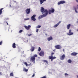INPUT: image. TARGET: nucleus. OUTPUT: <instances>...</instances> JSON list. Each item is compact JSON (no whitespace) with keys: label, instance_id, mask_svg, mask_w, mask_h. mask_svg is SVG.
<instances>
[{"label":"nucleus","instance_id":"1","mask_svg":"<svg viewBox=\"0 0 78 78\" xmlns=\"http://www.w3.org/2000/svg\"><path fill=\"white\" fill-rule=\"evenodd\" d=\"M41 11L42 14H44V12L46 13L39 16L38 18L39 19H42V18H43L44 17H46L48 15V10L47 9L45 10V9L43 7H41Z\"/></svg>","mask_w":78,"mask_h":78},{"label":"nucleus","instance_id":"2","mask_svg":"<svg viewBox=\"0 0 78 78\" xmlns=\"http://www.w3.org/2000/svg\"><path fill=\"white\" fill-rule=\"evenodd\" d=\"M54 55V53L52 52L51 54V56H50L49 57V59H51V61H53V60L54 59H56V57H53L52 56Z\"/></svg>","mask_w":78,"mask_h":78},{"label":"nucleus","instance_id":"3","mask_svg":"<svg viewBox=\"0 0 78 78\" xmlns=\"http://www.w3.org/2000/svg\"><path fill=\"white\" fill-rule=\"evenodd\" d=\"M37 56V55H34V56H32L30 58V61L33 62L34 61H35V60H36V58H36Z\"/></svg>","mask_w":78,"mask_h":78},{"label":"nucleus","instance_id":"4","mask_svg":"<svg viewBox=\"0 0 78 78\" xmlns=\"http://www.w3.org/2000/svg\"><path fill=\"white\" fill-rule=\"evenodd\" d=\"M55 12V9L52 8H51V9L48 10V13L49 14H51V13H53Z\"/></svg>","mask_w":78,"mask_h":78},{"label":"nucleus","instance_id":"5","mask_svg":"<svg viewBox=\"0 0 78 78\" xmlns=\"http://www.w3.org/2000/svg\"><path fill=\"white\" fill-rule=\"evenodd\" d=\"M30 9H30H27L26 10V13L27 14H30V12H31Z\"/></svg>","mask_w":78,"mask_h":78},{"label":"nucleus","instance_id":"6","mask_svg":"<svg viewBox=\"0 0 78 78\" xmlns=\"http://www.w3.org/2000/svg\"><path fill=\"white\" fill-rule=\"evenodd\" d=\"M31 26L30 25H28V26H24V27L25 28V29H26L27 30H29V29H30L31 28Z\"/></svg>","mask_w":78,"mask_h":78},{"label":"nucleus","instance_id":"7","mask_svg":"<svg viewBox=\"0 0 78 78\" xmlns=\"http://www.w3.org/2000/svg\"><path fill=\"white\" fill-rule=\"evenodd\" d=\"M65 3H66V1H61L58 2V5H61V4H64Z\"/></svg>","mask_w":78,"mask_h":78},{"label":"nucleus","instance_id":"8","mask_svg":"<svg viewBox=\"0 0 78 78\" xmlns=\"http://www.w3.org/2000/svg\"><path fill=\"white\" fill-rule=\"evenodd\" d=\"M67 34L69 36H71V35H73V32H72L71 30H69V33Z\"/></svg>","mask_w":78,"mask_h":78},{"label":"nucleus","instance_id":"9","mask_svg":"<svg viewBox=\"0 0 78 78\" xmlns=\"http://www.w3.org/2000/svg\"><path fill=\"white\" fill-rule=\"evenodd\" d=\"M35 17H36V15H33L31 17V19L32 20H33V21H35L36 20V19L35 18Z\"/></svg>","mask_w":78,"mask_h":78},{"label":"nucleus","instance_id":"10","mask_svg":"<svg viewBox=\"0 0 78 78\" xmlns=\"http://www.w3.org/2000/svg\"><path fill=\"white\" fill-rule=\"evenodd\" d=\"M55 48L56 49H61V48H62L61 46L59 45H56L55 46Z\"/></svg>","mask_w":78,"mask_h":78},{"label":"nucleus","instance_id":"11","mask_svg":"<svg viewBox=\"0 0 78 78\" xmlns=\"http://www.w3.org/2000/svg\"><path fill=\"white\" fill-rule=\"evenodd\" d=\"M65 58V55L63 54L60 57V59L61 60H64Z\"/></svg>","mask_w":78,"mask_h":78},{"label":"nucleus","instance_id":"12","mask_svg":"<svg viewBox=\"0 0 78 78\" xmlns=\"http://www.w3.org/2000/svg\"><path fill=\"white\" fill-rule=\"evenodd\" d=\"M39 55L41 56H44V52L43 51H41L39 53Z\"/></svg>","mask_w":78,"mask_h":78},{"label":"nucleus","instance_id":"13","mask_svg":"<svg viewBox=\"0 0 78 78\" xmlns=\"http://www.w3.org/2000/svg\"><path fill=\"white\" fill-rule=\"evenodd\" d=\"M47 0H40V5H42L44 2H46Z\"/></svg>","mask_w":78,"mask_h":78},{"label":"nucleus","instance_id":"14","mask_svg":"<svg viewBox=\"0 0 78 78\" xmlns=\"http://www.w3.org/2000/svg\"><path fill=\"white\" fill-rule=\"evenodd\" d=\"M78 53L76 52H73L71 54V56H76Z\"/></svg>","mask_w":78,"mask_h":78},{"label":"nucleus","instance_id":"15","mask_svg":"<svg viewBox=\"0 0 78 78\" xmlns=\"http://www.w3.org/2000/svg\"><path fill=\"white\" fill-rule=\"evenodd\" d=\"M47 39L48 41H50L53 40V37L51 36L50 37L48 38Z\"/></svg>","mask_w":78,"mask_h":78},{"label":"nucleus","instance_id":"16","mask_svg":"<svg viewBox=\"0 0 78 78\" xmlns=\"http://www.w3.org/2000/svg\"><path fill=\"white\" fill-rule=\"evenodd\" d=\"M67 29L68 30H69L70 28V27H71V24H69L67 25Z\"/></svg>","mask_w":78,"mask_h":78},{"label":"nucleus","instance_id":"17","mask_svg":"<svg viewBox=\"0 0 78 78\" xmlns=\"http://www.w3.org/2000/svg\"><path fill=\"white\" fill-rule=\"evenodd\" d=\"M12 47L13 48H15L16 47V43H14L12 44Z\"/></svg>","mask_w":78,"mask_h":78},{"label":"nucleus","instance_id":"18","mask_svg":"<svg viewBox=\"0 0 78 78\" xmlns=\"http://www.w3.org/2000/svg\"><path fill=\"white\" fill-rule=\"evenodd\" d=\"M30 50L31 51H33L34 50V47H32L31 48V49H30Z\"/></svg>","mask_w":78,"mask_h":78},{"label":"nucleus","instance_id":"19","mask_svg":"<svg viewBox=\"0 0 78 78\" xmlns=\"http://www.w3.org/2000/svg\"><path fill=\"white\" fill-rule=\"evenodd\" d=\"M28 70L27 69L25 68H23V71H24L25 72H28Z\"/></svg>","mask_w":78,"mask_h":78},{"label":"nucleus","instance_id":"20","mask_svg":"<svg viewBox=\"0 0 78 78\" xmlns=\"http://www.w3.org/2000/svg\"><path fill=\"white\" fill-rule=\"evenodd\" d=\"M3 8H1L0 9V15H1V14H2V10H3Z\"/></svg>","mask_w":78,"mask_h":78},{"label":"nucleus","instance_id":"21","mask_svg":"<svg viewBox=\"0 0 78 78\" xmlns=\"http://www.w3.org/2000/svg\"><path fill=\"white\" fill-rule=\"evenodd\" d=\"M23 64H24L26 65V66H28V64H27V63L25 62H23Z\"/></svg>","mask_w":78,"mask_h":78},{"label":"nucleus","instance_id":"22","mask_svg":"<svg viewBox=\"0 0 78 78\" xmlns=\"http://www.w3.org/2000/svg\"><path fill=\"white\" fill-rule=\"evenodd\" d=\"M72 60H70V59H69L68 60V63H69V64H70V63H72Z\"/></svg>","mask_w":78,"mask_h":78},{"label":"nucleus","instance_id":"23","mask_svg":"<svg viewBox=\"0 0 78 78\" xmlns=\"http://www.w3.org/2000/svg\"><path fill=\"white\" fill-rule=\"evenodd\" d=\"M44 62H46L47 64H48V61L46 60H43Z\"/></svg>","mask_w":78,"mask_h":78},{"label":"nucleus","instance_id":"24","mask_svg":"<svg viewBox=\"0 0 78 78\" xmlns=\"http://www.w3.org/2000/svg\"><path fill=\"white\" fill-rule=\"evenodd\" d=\"M58 24H56V25H55L54 26V28H56V27H58Z\"/></svg>","mask_w":78,"mask_h":78},{"label":"nucleus","instance_id":"25","mask_svg":"<svg viewBox=\"0 0 78 78\" xmlns=\"http://www.w3.org/2000/svg\"><path fill=\"white\" fill-rule=\"evenodd\" d=\"M41 26L38 25L36 27V28H41Z\"/></svg>","mask_w":78,"mask_h":78},{"label":"nucleus","instance_id":"26","mask_svg":"<svg viewBox=\"0 0 78 78\" xmlns=\"http://www.w3.org/2000/svg\"><path fill=\"white\" fill-rule=\"evenodd\" d=\"M10 76H14V74H13V73H10Z\"/></svg>","mask_w":78,"mask_h":78},{"label":"nucleus","instance_id":"27","mask_svg":"<svg viewBox=\"0 0 78 78\" xmlns=\"http://www.w3.org/2000/svg\"><path fill=\"white\" fill-rule=\"evenodd\" d=\"M23 32V30H21L19 31V33H22V32Z\"/></svg>","mask_w":78,"mask_h":78},{"label":"nucleus","instance_id":"28","mask_svg":"<svg viewBox=\"0 0 78 78\" xmlns=\"http://www.w3.org/2000/svg\"><path fill=\"white\" fill-rule=\"evenodd\" d=\"M41 48L40 47H39L38 51H41Z\"/></svg>","mask_w":78,"mask_h":78},{"label":"nucleus","instance_id":"29","mask_svg":"<svg viewBox=\"0 0 78 78\" xmlns=\"http://www.w3.org/2000/svg\"><path fill=\"white\" fill-rule=\"evenodd\" d=\"M3 43V41H1L0 42V45H2V44Z\"/></svg>","mask_w":78,"mask_h":78},{"label":"nucleus","instance_id":"30","mask_svg":"<svg viewBox=\"0 0 78 78\" xmlns=\"http://www.w3.org/2000/svg\"><path fill=\"white\" fill-rule=\"evenodd\" d=\"M40 78H47V77H46V76H45L43 77H41Z\"/></svg>","mask_w":78,"mask_h":78},{"label":"nucleus","instance_id":"31","mask_svg":"<svg viewBox=\"0 0 78 78\" xmlns=\"http://www.w3.org/2000/svg\"><path fill=\"white\" fill-rule=\"evenodd\" d=\"M38 31H39V29H37L36 30V32L37 33H38Z\"/></svg>","mask_w":78,"mask_h":78},{"label":"nucleus","instance_id":"32","mask_svg":"<svg viewBox=\"0 0 78 78\" xmlns=\"http://www.w3.org/2000/svg\"><path fill=\"white\" fill-rule=\"evenodd\" d=\"M31 35H32V34H28V36H31Z\"/></svg>","mask_w":78,"mask_h":78},{"label":"nucleus","instance_id":"33","mask_svg":"<svg viewBox=\"0 0 78 78\" xmlns=\"http://www.w3.org/2000/svg\"><path fill=\"white\" fill-rule=\"evenodd\" d=\"M61 23V21H60L58 23H57V24H58L59 25V23Z\"/></svg>","mask_w":78,"mask_h":78},{"label":"nucleus","instance_id":"34","mask_svg":"<svg viewBox=\"0 0 78 78\" xmlns=\"http://www.w3.org/2000/svg\"><path fill=\"white\" fill-rule=\"evenodd\" d=\"M75 12L76 13H78V11H77V10H76V9L75 10Z\"/></svg>","mask_w":78,"mask_h":78},{"label":"nucleus","instance_id":"35","mask_svg":"<svg viewBox=\"0 0 78 78\" xmlns=\"http://www.w3.org/2000/svg\"><path fill=\"white\" fill-rule=\"evenodd\" d=\"M65 75L66 76H67V75H69V74L67 73H65Z\"/></svg>","mask_w":78,"mask_h":78},{"label":"nucleus","instance_id":"36","mask_svg":"<svg viewBox=\"0 0 78 78\" xmlns=\"http://www.w3.org/2000/svg\"><path fill=\"white\" fill-rule=\"evenodd\" d=\"M2 75V72H0V76H1Z\"/></svg>","mask_w":78,"mask_h":78},{"label":"nucleus","instance_id":"37","mask_svg":"<svg viewBox=\"0 0 78 78\" xmlns=\"http://www.w3.org/2000/svg\"><path fill=\"white\" fill-rule=\"evenodd\" d=\"M34 76H35V75L34 74H33L32 76V77H34Z\"/></svg>","mask_w":78,"mask_h":78},{"label":"nucleus","instance_id":"38","mask_svg":"<svg viewBox=\"0 0 78 78\" xmlns=\"http://www.w3.org/2000/svg\"><path fill=\"white\" fill-rule=\"evenodd\" d=\"M74 10H75V9H76V7H74Z\"/></svg>","mask_w":78,"mask_h":78},{"label":"nucleus","instance_id":"39","mask_svg":"<svg viewBox=\"0 0 78 78\" xmlns=\"http://www.w3.org/2000/svg\"><path fill=\"white\" fill-rule=\"evenodd\" d=\"M30 19L29 18H27L25 19V20H29Z\"/></svg>","mask_w":78,"mask_h":78},{"label":"nucleus","instance_id":"40","mask_svg":"<svg viewBox=\"0 0 78 78\" xmlns=\"http://www.w3.org/2000/svg\"><path fill=\"white\" fill-rule=\"evenodd\" d=\"M76 1L77 2V3H78V0H76Z\"/></svg>","mask_w":78,"mask_h":78},{"label":"nucleus","instance_id":"41","mask_svg":"<svg viewBox=\"0 0 78 78\" xmlns=\"http://www.w3.org/2000/svg\"><path fill=\"white\" fill-rule=\"evenodd\" d=\"M53 51H56V50H55V49L53 50Z\"/></svg>","mask_w":78,"mask_h":78},{"label":"nucleus","instance_id":"42","mask_svg":"<svg viewBox=\"0 0 78 78\" xmlns=\"http://www.w3.org/2000/svg\"><path fill=\"white\" fill-rule=\"evenodd\" d=\"M6 23H7V24L8 25V22L7 21Z\"/></svg>","mask_w":78,"mask_h":78},{"label":"nucleus","instance_id":"43","mask_svg":"<svg viewBox=\"0 0 78 78\" xmlns=\"http://www.w3.org/2000/svg\"><path fill=\"white\" fill-rule=\"evenodd\" d=\"M9 7H10V8H11V5H9Z\"/></svg>","mask_w":78,"mask_h":78},{"label":"nucleus","instance_id":"44","mask_svg":"<svg viewBox=\"0 0 78 78\" xmlns=\"http://www.w3.org/2000/svg\"><path fill=\"white\" fill-rule=\"evenodd\" d=\"M45 35H46V36H47V34H46Z\"/></svg>","mask_w":78,"mask_h":78},{"label":"nucleus","instance_id":"45","mask_svg":"<svg viewBox=\"0 0 78 78\" xmlns=\"http://www.w3.org/2000/svg\"><path fill=\"white\" fill-rule=\"evenodd\" d=\"M77 31H78V29H77Z\"/></svg>","mask_w":78,"mask_h":78},{"label":"nucleus","instance_id":"46","mask_svg":"<svg viewBox=\"0 0 78 78\" xmlns=\"http://www.w3.org/2000/svg\"><path fill=\"white\" fill-rule=\"evenodd\" d=\"M77 77L78 78V76L77 75Z\"/></svg>","mask_w":78,"mask_h":78},{"label":"nucleus","instance_id":"47","mask_svg":"<svg viewBox=\"0 0 78 78\" xmlns=\"http://www.w3.org/2000/svg\"><path fill=\"white\" fill-rule=\"evenodd\" d=\"M63 51H64V49L63 50Z\"/></svg>","mask_w":78,"mask_h":78},{"label":"nucleus","instance_id":"48","mask_svg":"<svg viewBox=\"0 0 78 78\" xmlns=\"http://www.w3.org/2000/svg\"><path fill=\"white\" fill-rule=\"evenodd\" d=\"M27 41L28 42V41L27 40Z\"/></svg>","mask_w":78,"mask_h":78}]
</instances>
